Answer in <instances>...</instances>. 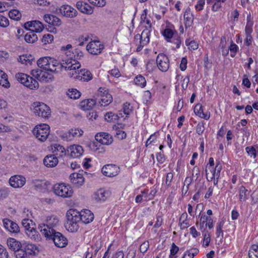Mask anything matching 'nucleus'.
<instances>
[{
    "label": "nucleus",
    "mask_w": 258,
    "mask_h": 258,
    "mask_svg": "<svg viewBox=\"0 0 258 258\" xmlns=\"http://www.w3.org/2000/svg\"><path fill=\"white\" fill-rule=\"evenodd\" d=\"M58 222L59 220L56 216L48 217L45 223L39 224L38 228L45 237H49L55 231L54 228L58 224Z\"/></svg>",
    "instance_id": "nucleus-1"
},
{
    "label": "nucleus",
    "mask_w": 258,
    "mask_h": 258,
    "mask_svg": "<svg viewBox=\"0 0 258 258\" xmlns=\"http://www.w3.org/2000/svg\"><path fill=\"white\" fill-rule=\"evenodd\" d=\"M79 212L77 210L70 209L67 213V222L65 224L66 229L71 232H75L79 228L80 220L79 217Z\"/></svg>",
    "instance_id": "nucleus-2"
},
{
    "label": "nucleus",
    "mask_w": 258,
    "mask_h": 258,
    "mask_svg": "<svg viewBox=\"0 0 258 258\" xmlns=\"http://www.w3.org/2000/svg\"><path fill=\"white\" fill-rule=\"evenodd\" d=\"M35 138L40 142H45L50 134V127L45 123L36 125L32 131Z\"/></svg>",
    "instance_id": "nucleus-3"
},
{
    "label": "nucleus",
    "mask_w": 258,
    "mask_h": 258,
    "mask_svg": "<svg viewBox=\"0 0 258 258\" xmlns=\"http://www.w3.org/2000/svg\"><path fill=\"white\" fill-rule=\"evenodd\" d=\"M31 109L36 115L42 118H47L51 114L50 108L43 103L34 102L32 105Z\"/></svg>",
    "instance_id": "nucleus-4"
},
{
    "label": "nucleus",
    "mask_w": 258,
    "mask_h": 258,
    "mask_svg": "<svg viewBox=\"0 0 258 258\" xmlns=\"http://www.w3.org/2000/svg\"><path fill=\"white\" fill-rule=\"evenodd\" d=\"M150 30L146 28L142 32L141 34H138L135 36V41L138 47L137 51H140L143 47L146 45L149 42Z\"/></svg>",
    "instance_id": "nucleus-5"
},
{
    "label": "nucleus",
    "mask_w": 258,
    "mask_h": 258,
    "mask_svg": "<svg viewBox=\"0 0 258 258\" xmlns=\"http://www.w3.org/2000/svg\"><path fill=\"white\" fill-rule=\"evenodd\" d=\"M53 190L55 195L63 198L71 197L73 194L71 186L64 183L55 184L53 187Z\"/></svg>",
    "instance_id": "nucleus-6"
},
{
    "label": "nucleus",
    "mask_w": 258,
    "mask_h": 258,
    "mask_svg": "<svg viewBox=\"0 0 258 258\" xmlns=\"http://www.w3.org/2000/svg\"><path fill=\"white\" fill-rule=\"evenodd\" d=\"M59 71H69V73H71L76 74L77 70L81 67V64L79 62H77L75 59H69L65 61L63 60L62 63H60ZM70 75V74H69Z\"/></svg>",
    "instance_id": "nucleus-7"
},
{
    "label": "nucleus",
    "mask_w": 258,
    "mask_h": 258,
    "mask_svg": "<svg viewBox=\"0 0 258 258\" xmlns=\"http://www.w3.org/2000/svg\"><path fill=\"white\" fill-rule=\"evenodd\" d=\"M48 72L39 69H34L31 71V74L40 82L47 83L53 79L52 75Z\"/></svg>",
    "instance_id": "nucleus-8"
},
{
    "label": "nucleus",
    "mask_w": 258,
    "mask_h": 258,
    "mask_svg": "<svg viewBox=\"0 0 258 258\" xmlns=\"http://www.w3.org/2000/svg\"><path fill=\"white\" fill-rule=\"evenodd\" d=\"M98 102L101 106H106L112 101V96L104 88H100L98 90Z\"/></svg>",
    "instance_id": "nucleus-9"
},
{
    "label": "nucleus",
    "mask_w": 258,
    "mask_h": 258,
    "mask_svg": "<svg viewBox=\"0 0 258 258\" xmlns=\"http://www.w3.org/2000/svg\"><path fill=\"white\" fill-rule=\"evenodd\" d=\"M46 238L52 239L58 247H64L68 244L67 239L60 232H53L52 236Z\"/></svg>",
    "instance_id": "nucleus-10"
},
{
    "label": "nucleus",
    "mask_w": 258,
    "mask_h": 258,
    "mask_svg": "<svg viewBox=\"0 0 258 258\" xmlns=\"http://www.w3.org/2000/svg\"><path fill=\"white\" fill-rule=\"evenodd\" d=\"M59 11L62 16L69 18H74L78 14L77 10L69 5H62L59 8Z\"/></svg>",
    "instance_id": "nucleus-11"
},
{
    "label": "nucleus",
    "mask_w": 258,
    "mask_h": 258,
    "mask_svg": "<svg viewBox=\"0 0 258 258\" xmlns=\"http://www.w3.org/2000/svg\"><path fill=\"white\" fill-rule=\"evenodd\" d=\"M157 64L158 68L162 72H166L169 68V61L167 56L160 53L157 57Z\"/></svg>",
    "instance_id": "nucleus-12"
},
{
    "label": "nucleus",
    "mask_w": 258,
    "mask_h": 258,
    "mask_svg": "<svg viewBox=\"0 0 258 258\" xmlns=\"http://www.w3.org/2000/svg\"><path fill=\"white\" fill-rule=\"evenodd\" d=\"M83 131L80 128H72L68 132L63 133L61 138L67 141H71L75 137H80L83 134Z\"/></svg>",
    "instance_id": "nucleus-13"
},
{
    "label": "nucleus",
    "mask_w": 258,
    "mask_h": 258,
    "mask_svg": "<svg viewBox=\"0 0 258 258\" xmlns=\"http://www.w3.org/2000/svg\"><path fill=\"white\" fill-rule=\"evenodd\" d=\"M102 172L103 175L108 177L116 176L119 172V168L114 164H108L102 168Z\"/></svg>",
    "instance_id": "nucleus-14"
},
{
    "label": "nucleus",
    "mask_w": 258,
    "mask_h": 258,
    "mask_svg": "<svg viewBox=\"0 0 258 258\" xmlns=\"http://www.w3.org/2000/svg\"><path fill=\"white\" fill-rule=\"evenodd\" d=\"M103 48V45L98 41L90 42L86 46V49L88 52L94 55L100 53Z\"/></svg>",
    "instance_id": "nucleus-15"
},
{
    "label": "nucleus",
    "mask_w": 258,
    "mask_h": 258,
    "mask_svg": "<svg viewBox=\"0 0 258 258\" xmlns=\"http://www.w3.org/2000/svg\"><path fill=\"white\" fill-rule=\"evenodd\" d=\"M70 76L74 79H78L85 81H89L92 79V75L91 73L88 70H81L76 74L70 73Z\"/></svg>",
    "instance_id": "nucleus-16"
},
{
    "label": "nucleus",
    "mask_w": 258,
    "mask_h": 258,
    "mask_svg": "<svg viewBox=\"0 0 258 258\" xmlns=\"http://www.w3.org/2000/svg\"><path fill=\"white\" fill-rule=\"evenodd\" d=\"M25 28L33 31L34 33L41 32L44 26L43 24L38 21H33L31 22H27L24 24Z\"/></svg>",
    "instance_id": "nucleus-17"
},
{
    "label": "nucleus",
    "mask_w": 258,
    "mask_h": 258,
    "mask_svg": "<svg viewBox=\"0 0 258 258\" xmlns=\"http://www.w3.org/2000/svg\"><path fill=\"white\" fill-rule=\"evenodd\" d=\"M69 178L71 183L77 187L81 186L85 182L83 174L80 173H73L70 175Z\"/></svg>",
    "instance_id": "nucleus-18"
},
{
    "label": "nucleus",
    "mask_w": 258,
    "mask_h": 258,
    "mask_svg": "<svg viewBox=\"0 0 258 258\" xmlns=\"http://www.w3.org/2000/svg\"><path fill=\"white\" fill-rule=\"evenodd\" d=\"M79 216L80 222L82 221L85 224H88L91 222L94 219V215L93 213L87 209L79 212Z\"/></svg>",
    "instance_id": "nucleus-19"
},
{
    "label": "nucleus",
    "mask_w": 258,
    "mask_h": 258,
    "mask_svg": "<svg viewBox=\"0 0 258 258\" xmlns=\"http://www.w3.org/2000/svg\"><path fill=\"white\" fill-rule=\"evenodd\" d=\"M9 183L14 188L21 187L25 184L26 179L21 175H15L10 178Z\"/></svg>",
    "instance_id": "nucleus-20"
},
{
    "label": "nucleus",
    "mask_w": 258,
    "mask_h": 258,
    "mask_svg": "<svg viewBox=\"0 0 258 258\" xmlns=\"http://www.w3.org/2000/svg\"><path fill=\"white\" fill-rule=\"evenodd\" d=\"M76 7L81 13L86 15H91L93 9L88 3L80 1L77 2Z\"/></svg>",
    "instance_id": "nucleus-21"
},
{
    "label": "nucleus",
    "mask_w": 258,
    "mask_h": 258,
    "mask_svg": "<svg viewBox=\"0 0 258 258\" xmlns=\"http://www.w3.org/2000/svg\"><path fill=\"white\" fill-rule=\"evenodd\" d=\"M32 183L36 189L43 192L46 191L50 185L49 182L37 179H32Z\"/></svg>",
    "instance_id": "nucleus-22"
},
{
    "label": "nucleus",
    "mask_w": 258,
    "mask_h": 258,
    "mask_svg": "<svg viewBox=\"0 0 258 258\" xmlns=\"http://www.w3.org/2000/svg\"><path fill=\"white\" fill-rule=\"evenodd\" d=\"M83 152L82 147L76 145L70 146L67 150V152L73 158L80 157L83 154Z\"/></svg>",
    "instance_id": "nucleus-23"
},
{
    "label": "nucleus",
    "mask_w": 258,
    "mask_h": 258,
    "mask_svg": "<svg viewBox=\"0 0 258 258\" xmlns=\"http://www.w3.org/2000/svg\"><path fill=\"white\" fill-rule=\"evenodd\" d=\"M95 139L102 145H109L112 142L111 136L106 133H100L96 135Z\"/></svg>",
    "instance_id": "nucleus-24"
},
{
    "label": "nucleus",
    "mask_w": 258,
    "mask_h": 258,
    "mask_svg": "<svg viewBox=\"0 0 258 258\" xmlns=\"http://www.w3.org/2000/svg\"><path fill=\"white\" fill-rule=\"evenodd\" d=\"M3 224L5 228L9 232L13 233H18L20 231V228L18 225L8 219L3 220Z\"/></svg>",
    "instance_id": "nucleus-25"
},
{
    "label": "nucleus",
    "mask_w": 258,
    "mask_h": 258,
    "mask_svg": "<svg viewBox=\"0 0 258 258\" xmlns=\"http://www.w3.org/2000/svg\"><path fill=\"white\" fill-rule=\"evenodd\" d=\"M221 169L222 165L219 162L216 163V165L214 168L212 167L210 169H208V172L210 173L209 175L207 176L208 180L211 181L215 177H217V178H219L220 177Z\"/></svg>",
    "instance_id": "nucleus-26"
},
{
    "label": "nucleus",
    "mask_w": 258,
    "mask_h": 258,
    "mask_svg": "<svg viewBox=\"0 0 258 258\" xmlns=\"http://www.w3.org/2000/svg\"><path fill=\"white\" fill-rule=\"evenodd\" d=\"M110 196L109 190L100 188L97 190L93 195V199L97 201H105Z\"/></svg>",
    "instance_id": "nucleus-27"
},
{
    "label": "nucleus",
    "mask_w": 258,
    "mask_h": 258,
    "mask_svg": "<svg viewBox=\"0 0 258 258\" xmlns=\"http://www.w3.org/2000/svg\"><path fill=\"white\" fill-rule=\"evenodd\" d=\"M43 18L45 22L53 26L59 27L62 24L61 20L57 17L53 15L45 14Z\"/></svg>",
    "instance_id": "nucleus-28"
},
{
    "label": "nucleus",
    "mask_w": 258,
    "mask_h": 258,
    "mask_svg": "<svg viewBox=\"0 0 258 258\" xmlns=\"http://www.w3.org/2000/svg\"><path fill=\"white\" fill-rule=\"evenodd\" d=\"M52 152L54 153L55 156L62 157L66 156L67 151L61 145L55 144L51 146Z\"/></svg>",
    "instance_id": "nucleus-29"
},
{
    "label": "nucleus",
    "mask_w": 258,
    "mask_h": 258,
    "mask_svg": "<svg viewBox=\"0 0 258 258\" xmlns=\"http://www.w3.org/2000/svg\"><path fill=\"white\" fill-rule=\"evenodd\" d=\"M58 162V159L54 155H47L43 160L44 164L48 167H55Z\"/></svg>",
    "instance_id": "nucleus-30"
},
{
    "label": "nucleus",
    "mask_w": 258,
    "mask_h": 258,
    "mask_svg": "<svg viewBox=\"0 0 258 258\" xmlns=\"http://www.w3.org/2000/svg\"><path fill=\"white\" fill-rule=\"evenodd\" d=\"M194 112L197 115H198L202 118H204L206 120H208L210 117V113H204L203 108L201 104H197L194 108Z\"/></svg>",
    "instance_id": "nucleus-31"
},
{
    "label": "nucleus",
    "mask_w": 258,
    "mask_h": 258,
    "mask_svg": "<svg viewBox=\"0 0 258 258\" xmlns=\"http://www.w3.org/2000/svg\"><path fill=\"white\" fill-rule=\"evenodd\" d=\"M50 59V57H43L39 58L37 61V63L39 68L41 69V70H43L45 71H53L52 69H51L50 68H47L48 64H49V61Z\"/></svg>",
    "instance_id": "nucleus-32"
},
{
    "label": "nucleus",
    "mask_w": 258,
    "mask_h": 258,
    "mask_svg": "<svg viewBox=\"0 0 258 258\" xmlns=\"http://www.w3.org/2000/svg\"><path fill=\"white\" fill-rule=\"evenodd\" d=\"M7 243L9 248L14 251L19 250L20 248H22L23 246V244H21L20 242L13 238H9L8 239Z\"/></svg>",
    "instance_id": "nucleus-33"
},
{
    "label": "nucleus",
    "mask_w": 258,
    "mask_h": 258,
    "mask_svg": "<svg viewBox=\"0 0 258 258\" xmlns=\"http://www.w3.org/2000/svg\"><path fill=\"white\" fill-rule=\"evenodd\" d=\"M96 103V100L95 99H87L82 101L80 106L83 110H89L92 109Z\"/></svg>",
    "instance_id": "nucleus-34"
},
{
    "label": "nucleus",
    "mask_w": 258,
    "mask_h": 258,
    "mask_svg": "<svg viewBox=\"0 0 258 258\" xmlns=\"http://www.w3.org/2000/svg\"><path fill=\"white\" fill-rule=\"evenodd\" d=\"M49 64H48V68H50L51 69L53 70V71H48L50 72L53 73H58L59 72L60 63L53 58H51L49 59Z\"/></svg>",
    "instance_id": "nucleus-35"
},
{
    "label": "nucleus",
    "mask_w": 258,
    "mask_h": 258,
    "mask_svg": "<svg viewBox=\"0 0 258 258\" xmlns=\"http://www.w3.org/2000/svg\"><path fill=\"white\" fill-rule=\"evenodd\" d=\"M24 85L32 90L38 89L39 87V84L37 81L29 76V78H27Z\"/></svg>",
    "instance_id": "nucleus-36"
},
{
    "label": "nucleus",
    "mask_w": 258,
    "mask_h": 258,
    "mask_svg": "<svg viewBox=\"0 0 258 258\" xmlns=\"http://www.w3.org/2000/svg\"><path fill=\"white\" fill-rule=\"evenodd\" d=\"M26 234L30 238L35 241H39L41 240V236L34 228H32L30 230L26 232Z\"/></svg>",
    "instance_id": "nucleus-37"
},
{
    "label": "nucleus",
    "mask_w": 258,
    "mask_h": 258,
    "mask_svg": "<svg viewBox=\"0 0 258 258\" xmlns=\"http://www.w3.org/2000/svg\"><path fill=\"white\" fill-rule=\"evenodd\" d=\"M24 39L27 43H33L37 40L38 37L33 31H31L25 34Z\"/></svg>",
    "instance_id": "nucleus-38"
},
{
    "label": "nucleus",
    "mask_w": 258,
    "mask_h": 258,
    "mask_svg": "<svg viewBox=\"0 0 258 258\" xmlns=\"http://www.w3.org/2000/svg\"><path fill=\"white\" fill-rule=\"evenodd\" d=\"M72 48V45L70 44H68L65 46H61L60 48V50L67 56H68L70 59H72L74 56Z\"/></svg>",
    "instance_id": "nucleus-39"
},
{
    "label": "nucleus",
    "mask_w": 258,
    "mask_h": 258,
    "mask_svg": "<svg viewBox=\"0 0 258 258\" xmlns=\"http://www.w3.org/2000/svg\"><path fill=\"white\" fill-rule=\"evenodd\" d=\"M72 48V45L70 44H68L65 46H61L60 48V50L67 56H68L70 59H72L74 56Z\"/></svg>",
    "instance_id": "nucleus-40"
},
{
    "label": "nucleus",
    "mask_w": 258,
    "mask_h": 258,
    "mask_svg": "<svg viewBox=\"0 0 258 258\" xmlns=\"http://www.w3.org/2000/svg\"><path fill=\"white\" fill-rule=\"evenodd\" d=\"M0 85L6 88L10 87V84L8 79V76L1 70H0Z\"/></svg>",
    "instance_id": "nucleus-41"
},
{
    "label": "nucleus",
    "mask_w": 258,
    "mask_h": 258,
    "mask_svg": "<svg viewBox=\"0 0 258 258\" xmlns=\"http://www.w3.org/2000/svg\"><path fill=\"white\" fill-rule=\"evenodd\" d=\"M104 118L106 121L109 122H113L119 118L118 115L112 112H108L104 115Z\"/></svg>",
    "instance_id": "nucleus-42"
},
{
    "label": "nucleus",
    "mask_w": 258,
    "mask_h": 258,
    "mask_svg": "<svg viewBox=\"0 0 258 258\" xmlns=\"http://www.w3.org/2000/svg\"><path fill=\"white\" fill-rule=\"evenodd\" d=\"M19 61L22 64H31L34 61V59L32 58V56H28L27 55H22L19 56Z\"/></svg>",
    "instance_id": "nucleus-43"
},
{
    "label": "nucleus",
    "mask_w": 258,
    "mask_h": 258,
    "mask_svg": "<svg viewBox=\"0 0 258 258\" xmlns=\"http://www.w3.org/2000/svg\"><path fill=\"white\" fill-rule=\"evenodd\" d=\"M68 96L71 99H76L81 96L80 92L76 89H70L67 92Z\"/></svg>",
    "instance_id": "nucleus-44"
},
{
    "label": "nucleus",
    "mask_w": 258,
    "mask_h": 258,
    "mask_svg": "<svg viewBox=\"0 0 258 258\" xmlns=\"http://www.w3.org/2000/svg\"><path fill=\"white\" fill-rule=\"evenodd\" d=\"M249 258H258V245L253 244L249 248L248 252Z\"/></svg>",
    "instance_id": "nucleus-45"
},
{
    "label": "nucleus",
    "mask_w": 258,
    "mask_h": 258,
    "mask_svg": "<svg viewBox=\"0 0 258 258\" xmlns=\"http://www.w3.org/2000/svg\"><path fill=\"white\" fill-rule=\"evenodd\" d=\"M9 16L11 19L18 21L21 18V13L18 10L13 9L9 12Z\"/></svg>",
    "instance_id": "nucleus-46"
},
{
    "label": "nucleus",
    "mask_w": 258,
    "mask_h": 258,
    "mask_svg": "<svg viewBox=\"0 0 258 258\" xmlns=\"http://www.w3.org/2000/svg\"><path fill=\"white\" fill-rule=\"evenodd\" d=\"M187 217V213H183L179 218L180 226L181 229H184L189 226L188 223L186 221Z\"/></svg>",
    "instance_id": "nucleus-47"
},
{
    "label": "nucleus",
    "mask_w": 258,
    "mask_h": 258,
    "mask_svg": "<svg viewBox=\"0 0 258 258\" xmlns=\"http://www.w3.org/2000/svg\"><path fill=\"white\" fill-rule=\"evenodd\" d=\"M134 82L136 85L143 88L146 85V80L145 78L142 75H138L134 80Z\"/></svg>",
    "instance_id": "nucleus-48"
},
{
    "label": "nucleus",
    "mask_w": 258,
    "mask_h": 258,
    "mask_svg": "<svg viewBox=\"0 0 258 258\" xmlns=\"http://www.w3.org/2000/svg\"><path fill=\"white\" fill-rule=\"evenodd\" d=\"M239 191V201L241 202H245L247 199L246 196V192H247V189H246L244 186L242 185L240 187Z\"/></svg>",
    "instance_id": "nucleus-49"
},
{
    "label": "nucleus",
    "mask_w": 258,
    "mask_h": 258,
    "mask_svg": "<svg viewBox=\"0 0 258 258\" xmlns=\"http://www.w3.org/2000/svg\"><path fill=\"white\" fill-rule=\"evenodd\" d=\"M245 151L250 157L255 159L257 155L258 150L253 146H248L245 148Z\"/></svg>",
    "instance_id": "nucleus-50"
},
{
    "label": "nucleus",
    "mask_w": 258,
    "mask_h": 258,
    "mask_svg": "<svg viewBox=\"0 0 258 258\" xmlns=\"http://www.w3.org/2000/svg\"><path fill=\"white\" fill-rule=\"evenodd\" d=\"M199 252L197 248H192L185 251L182 258H193Z\"/></svg>",
    "instance_id": "nucleus-51"
},
{
    "label": "nucleus",
    "mask_w": 258,
    "mask_h": 258,
    "mask_svg": "<svg viewBox=\"0 0 258 258\" xmlns=\"http://www.w3.org/2000/svg\"><path fill=\"white\" fill-rule=\"evenodd\" d=\"M22 248L24 249L27 253L29 254L34 252L36 249V246L35 245L27 243H23Z\"/></svg>",
    "instance_id": "nucleus-52"
},
{
    "label": "nucleus",
    "mask_w": 258,
    "mask_h": 258,
    "mask_svg": "<svg viewBox=\"0 0 258 258\" xmlns=\"http://www.w3.org/2000/svg\"><path fill=\"white\" fill-rule=\"evenodd\" d=\"M175 32L177 34V32L175 31H173L170 28H166L164 30L163 34L167 41L170 40L173 37L175 36Z\"/></svg>",
    "instance_id": "nucleus-53"
},
{
    "label": "nucleus",
    "mask_w": 258,
    "mask_h": 258,
    "mask_svg": "<svg viewBox=\"0 0 258 258\" xmlns=\"http://www.w3.org/2000/svg\"><path fill=\"white\" fill-rule=\"evenodd\" d=\"M29 78V76L26 74L19 73L16 74L15 78L16 80L22 84H24L27 78Z\"/></svg>",
    "instance_id": "nucleus-54"
},
{
    "label": "nucleus",
    "mask_w": 258,
    "mask_h": 258,
    "mask_svg": "<svg viewBox=\"0 0 258 258\" xmlns=\"http://www.w3.org/2000/svg\"><path fill=\"white\" fill-rule=\"evenodd\" d=\"M205 130V127L204 122L203 121L199 122L196 127V133L199 136H201L203 134Z\"/></svg>",
    "instance_id": "nucleus-55"
},
{
    "label": "nucleus",
    "mask_w": 258,
    "mask_h": 258,
    "mask_svg": "<svg viewBox=\"0 0 258 258\" xmlns=\"http://www.w3.org/2000/svg\"><path fill=\"white\" fill-rule=\"evenodd\" d=\"M184 19L186 20V24L188 23L189 25L193 21L194 18L192 14L190 13L189 9L185 11L184 14Z\"/></svg>",
    "instance_id": "nucleus-56"
},
{
    "label": "nucleus",
    "mask_w": 258,
    "mask_h": 258,
    "mask_svg": "<svg viewBox=\"0 0 258 258\" xmlns=\"http://www.w3.org/2000/svg\"><path fill=\"white\" fill-rule=\"evenodd\" d=\"M179 250V247L175 245L174 243H172L170 248V254L169 255V258H176L175 255L177 253Z\"/></svg>",
    "instance_id": "nucleus-57"
},
{
    "label": "nucleus",
    "mask_w": 258,
    "mask_h": 258,
    "mask_svg": "<svg viewBox=\"0 0 258 258\" xmlns=\"http://www.w3.org/2000/svg\"><path fill=\"white\" fill-rule=\"evenodd\" d=\"M33 222L32 220L29 218L23 219L22 221V225L25 228V229L28 231V230H30L31 228L30 227V224Z\"/></svg>",
    "instance_id": "nucleus-58"
},
{
    "label": "nucleus",
    "mask_w": 258,
    "mask_h": 258,
    "mask_svg": "<svg viewBox=\"0 0 258 258\" xmlns=\"http://www.w3.org/2000/svg\"><path fill=\"white\" fill-rule=\"evenodd\" d=\"M16 258H27V252L23 248H20L15 251Z\"/></svg>",
    "instance_id": "nucleus-59"
},
{
    "label": "nucleus",
    "mask_w": 258,
    "mask_h": 258,
    "mask_svg": "<svg viewBox=\"0 0 258 258\" xmlns=\"http://www.w3.org/2000/svg\"><path fill=\"white\" fill-rule=\"evenodd\" d=\"M228 49L230 51L231 56L234 57L235 56L236 53L237 52L239 48L236 44L233 43V42H232V43L231 44Z\"/></svg>",
    "instance_id": "nucleus-60"
},
{
    "label": "nucleus",
    "mask_w": 258,
    "mask_h": 258,
    "mask_svg": "<svg viewBox=\"0 0 258 258\" xmlns=\"http://www.w3.org/2000/svg\"><path fill=\"white\" fill-rule=\"evenodd\" d=\"M89 3L94 6L103 7L106 4L105 0H88Z\"/></svg>",
    "instance_id": "nucleus-61"
},
{
    "label": "nucleus",
    "mask_w": 258,
    "mask_h": 258,
    "mask_svg": "<svg viewBox=\"0 0 258 258\" xmlns=\"http://www.w3.org/2000/svg\"><path fill=\"white\" fill-rule=\"evenodd\" d=\"M53 40V36L51 34L44 35L42 38V42L44 44L51 43Z\"/></svg>",
    "instance_id": "nucleus-62"
},
{
    "label": "nucleus",
    "mask_w": 258,
    "mask_h": 258,
    "mask_svg": "<svg viewBox=\"0 0 258 258\" xmlns=\"http://www.w3.org/2000/svg\"><path fill=\"white\" fill-rule=\"evenodd\" d=\"M167 41L172 42L174 44H176L175 48H179L180 47V44L181 42L180 37H179L177 34L173 37V39L172 40H167Z\"/></svg>",
    "instance_id": "nucleus-63"
},
{
    "label": "nucleus",
    "mask_w": 258,
    "mask_h": 258,
    "mask_svg": "<svg viewBox=\"0 0 258 258\" xmlns=\"http://www.w3.org/2000/svg\"><path fill=\"white\" fill-rule=\"evenodd\" d=\"M9 254L6 249L0 244V258H8Z\"/></svg>",
    "instance_id": "nucleus-64"
}]
</instances>
